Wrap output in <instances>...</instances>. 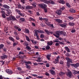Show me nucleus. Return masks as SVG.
Wrapping results in <instances>:
<instances>
[{
	"label": "nucleus",
	"mask_w": 79,
	"mask_h": 79,
	"mask_svg": "<svg viewBox=\"0 0 79 79\" xmlns=\"http://www.w3.org/2000/svg\"><path fill=\"white\" fill-rule=\"evenodd\" d=\"M50 57H51V55H47L46 58L48 60H50Z\"/></svg>",
	"instance_id": "28"
},
{
	"label": "nucleus",
	"mask_w": 79,
	"mask_h": 79,
	"mask_svg": "<svg viewBox=\"0 0 79 79\" xmlns=\"http://www.w3.org/2000/svg\"><path fill=\"white\" fill-rule=\"evenodd\" d=\"M68 18L69 19H70V20H73V19H74V17L71 16L68 17Z\"/></svg>",
	"instance_id": "39"
},
{
	"label": "nucleus",
	"mask_w": 79,
	"mask_h": 79,
	"mask_svg": "<svg viewBox=\"0 0 79 79\" xmlns=\"http://www.w3.org/2000/svg\"><path fill=\"white\" fill-rule=\"evenodd\" d=\"M45 23L48 26H50L51 25V23H50V22H45Z\"/></svg>",
	"instance_id": "47"
},
{
	"label": "nucleus",
	"mask_w": 79,
	"mask_h": 79,
	"mask_svg": "<svg viewBox=\"0 0 79 79\" xmlns=\"http://www.w3.org/2000/svg\"><path fill=\"white\" fill-rule=\"evenodd\" d=\"M1 13H2V14L5 13V9L3 8H1Z\"/></svg>",
	"instance_id": "29"
},
{
	"label": "nucleus",
	"mask_w": 79,
	"mask_h": 79,
	"mask_svg": "<svg viewBox=\"0 0 79 79\" xmlns=\"http://www.w3.org/2000/svg\"><path fill=\"white\" fill-rule=\"evenodd\" d=\"M40 1L42 2H44V3H48V1L47 0H40Z\"/></svg>",
	"instance_id": "32"
},
{
	"label": "nucleus",
	"mask_w": 79,
	"mask_h": 79,
	"mask_svg": "<svg viewBox=\"0 0 79 79\" xmlns=\"http://www.w3.org/2000/svg\"><path fill=\"white\" fill-rule=\"evenodd\" d=\"M6 72L8 73V74H12L13 73V72L10 69H7L6 70Z\"/></svg>",
	"instance_id": "6"
},
{
	"label": "nucleus",
	"mask_w": 79,
	"mask_h": 79,
	"mask_svg": "<svg viewBox=\"0 0 79 79\" xmlns=\"http://www.w3.org/2000/svg\"><path fill=\"white\" fill-rule=\"evenodd\" d=\"M3 7H4V8H7V9H9L10 8L9 6H8L6 5H3Z\"/></svg>",
	"instance_id": "21"
},
{
	"label": "nucleus",
	"mask_w": 79,
	"mask_h": 79,
	"mask_svg": "<svg viewBox=\"0 0 79 79\" xmlns=\"http://www.w3.org/2000/svg\"><path fill=\"white\" fill-rule=\"evenodd\" d=\"M6 19L7 20V21H10L11 19V18L10 17H7L6 18Z\"/></svg>",
	"instance_id": "52"
},
{
	"label": "nucleus",
	"mask_w": 79,
	"mask_h": 79,
	"mask_svg": "<svg viewBox=\"0 0 79 79\" xmlns=\"http://www.w3.org/2000/svg\"><path fill=\"white\" fill-rule=\"evenodd\" d=\"M6 11H7V14H8V15L6 14V16H8L9 15H10V14H11V10L10 9H7L6 10Z\"/></svg>",
	"instance_id": "8"
},
{
	"label": "nucleus",
	"mask_w": 79,
	"mask_h": 79,
	"mask_svg": "<svg viewBox=\"0 0 79 79\" xmlns=\"http://www.w3.org/2000/svg\"><path fill=\"white\" fill-rule=\"evenodd\" d=\"M32 5L34 7H36V3L34 2H33L32 3Z\"/></svg>",
	"instance_id": "45"
},
{
	"label": "nucleus",
	"mask_w": 79,
	"mask_h": 79,
	"mask_svg": "<svg viewBox=\"0 0 79 79\" xmlns=\"http://www.w3.org/2000/svg\"><path fill=\"white\" fill-rule=\"evenodd\" d=\"M66 75L69 77H70V78H71L72 76L73 75V73H72V72L70 71L69 69H68V72H66Z\"/></svg>",
	"instance_id": "2"
},
{
	"label": "nucleus",
	"mask_w": 79,
	"mask_h": 79,
	"mask_svg": "<svg viewBox=\"0 0 79 79\" xmlns=\"http://www.w3.org/2000/svg\"><path fill=\"white\" fill-rule=\"evenodd\" d=\"M40 33L41 34H42V33H44V31L42 30H40Z\"/></svg>",
	"instance_id": "61"
},
{
	"label": "nucleus",
	"mask_w": 79,
	"mask_h": 79,
	"mask_svg": "<svg viewBox=\"0 0 79 79\" xmlns=\"http://www.w3.org/2000/svg\"><path fill=\"white\" fill-rule=\"evenodd\" d=\"M20 20H21V21H24L25 20L23 18H21L20 19Z\"/></svg>",
	"instance_id": "60"
},
{
	"label": "nucleus",
	"mask_w": 79,
	"mask_h": 79,
	"mask_svg": "<svg viewBox=\"0 0 79 79\" xmlns=\"http://www.w3.org/2000/svg\"><path fill=\"white\" fill-rule=\"evenodd\" d=\"M25 37L26 38L27 40H28V42H30V39H29V37L27 36H26Z\"/></svg>",
	"instance_id": "46"
},
{
	"label": "nucleus",
	"mask_w": 79,
	"mask_h": 79,
	"mask_svg": "<svg viewBox=\"0 0 79 79\" xmlns=\"http://www.w3.org/2000/svg\"><path fill=\"white\" fill-rule=\"evenodd\" d=\"M4 47V45L2 44L0 45V49H3Z\"/></svg>",
	"instance_id": "38"
},
{
	"label": "nucleus",
	"mask_w": 79,
	"mask_h": 79,
	"mask_svg": "<svg viewBox=\"0 0 79 79\" xmlns=\"http://www.w3.org/2000/svg\"><path fill=\"white\" fill-rule=\"evenodd\" d=\"M16 39L17 40H19V37L18 36H16Z\"/></svg>",
	"instance_id": "62"
},
{
	"label": "nucleus",
	"mask_w": 79,
	"mask_h": 79,
	"mask_svg": "<svg viewBox=\"0 0 79 79\" xmlns=\"http://www.w3.org/2000/svg\"><path fill=\"white\" fill-rule=\"evenodd\" d=\"M66 6H68V7H69V8H70L71 7V6H70V4H69V3L68 2H66Z\"/></svg>",
	"instance_id": "36"
},
{
	"label": "nucleus",
	"mask_w": 79,
	"mask_h": 79,
	"mask_svg": "<svg viewBox=\"0 0 79 79\" xmlns=\"http://www.w3.org/2000/svg\"><path fill=\"white\" fill-rule=\"evenodd\" d=\"M45 48L46 50H49L50 48V46L49 45H47L45 47Z\"/></svg>",
	"instance_id": "33"
},
{
	"label": "nucleus",
	"mask_w": 79,
	"mask_h": 79,
	"mask_svg": "<svg viewBox=\"0 0 79 79\" xmlns=\"http://www.w3.org/2000/svg\"><path fill=\"white\" fill-rule=\"evenodd\" d=\"M32 26H35H35H36L35 25V23H34L32 22Z\"/></svg>",
	"instance_id": "63"
},
{
	"label": "nucleus",
	"mask_w": 79,
	"mask_h": 79,
	"mask_svg": "<svg viewBox=\"0 0 79 79\" xmlns=\"http://www.w3.org/2000/svg\"><path fill=\"white\" fill-rule=\"evenodd\" d=\"M48 19H46V18H43V21H45L46 23H47L48 22Z\"/></svg>",
	"instance_id": "48"
},
{
	"label": "nucleus",
	"mask_w": 79,
	"mask_h": 79,
	"mask_svg": "<svg viewBox=\"0 0 79 79\" xmlns=\"http://www.w3.org/2000/svg\"><path fill=\"white\" fill-rule=\"evenodd\" d=\"M56 14L58 15H61V14L62 13V11L61 10H58L56 12Z\"/></svg>",
	"instance_id": "12"
},
{
	"label": "nucleus",
	"mask_w": 79,
	"mask_h": 79,
	"mask_svg": "<svg viewBox=\"0 0 79 79\" xmlns=\"http://www.w3.org/2000/svg\"><path fill=\"white\" fill-rule=\"evenodd\" d=\"M56 21L59 23H62V21L60 19H56Z\"/></svg>",
	"instance_id": "23"
},
{
	"label": "nucleus",
	"mask_w": 79,
	"mask_h": 79,
	"mask_svg": "<svg viewBox=\"0 0 79 79\" xmlns=\"http://www.w3.org/2000/svg\"><path fill=\"white\" fill-rule=\"evenodd\" d=\"M14 28L15 29H19V26L18 25H15V26H14Z\"/></svg>",
	"instance_id": "40"
},
{
	"label": "nucleus",
	"mask_w": 79,
	"mask_h": 79,
	"mask_svg": "<svg viewBox=\"0 0 79 79\" xmlns=\"http://www.w3.org/2000/svg\"><path fill=\"white\" fill-rule=\"evenodd\" d=\"M1 58L2 60H5L8 58V56L5 54H3V56H1Z\"/></svg>",
	"instance_id": "7"
},
{
	"label": "nucleus",
	"mask_w": 79,
	"mask_h": 79,
	"mask_svg": "<svg viewBox=\"0 0 79 79\" xmlns=\"http://www.w3.org/2000/svg\"><path fill=\"white\" fill-rule=\"evenodd\" d=\"M44 35L43 34H41L40 35V38H44Z\"/></svg>",
	"instance_id": "59"
},
{
	"label": "nucleus",
	"mask_w": 79,
	"mask_h": 79,
	"mask_svg": "<svg viewBox=\"0 0 79 79\" xmlns=\"http://www.w3.org/2000/svg\"><path fill=\"white\" fill-rule=\"evenodd\" d=\"M45 31L46 32V34H48V35H50V34H53V31H49L47 29H45Z\"/></svg>",
	"instance_id": "9"
},
{
	"label": "nucleus",
	"mask_w": 79,
	"mask_h": 79,
	"mask_svg": "<svg viewBox=\"0 0 79 79\" xmlns=\"http://www.w3.org/2000/svg\"><path fill=\"white\" fill-rule=\"evenodd\" d=\"M69 25L70 26L73 27L75 25V23H74L70 22L69 23Z\"/></svg>",
	"instance_id": "18"
},
{
	"label": "nucleus",
	"mask_w": 79,
	"mask_h": 79,
	"mask_svg": "<svg viewBox=\"0 0 79 79\" xmlns=\"http://www.w3.org/2000/svg\"><path fill=\"white\" fill-rule=\"evenodd\" d=\"M45 75L46 76H50V74L48 72H46L45 73Z\"/></svg>",
	"instance_id": "58"
},
{
	"label": "nucleus",
	"mask_w": 79,
	"mask_h": 79,
	"mask_svg": "<svg viewBox=\"0 0 79 79\" xmlns=\"http://www.w3.org/2000/svg\"><path fill=\"white\" fill-rule=\"evenodd\" d=\"M60 63L61 64H63V63H64V62H63V61L62 60H60Z\"/></svg>",
	"instance_id": "57"
},
{
	"label": "nucleus",
	"mask_w": 79,
	"mask_h": 79,
	"mask_svg": "<svg viewBox=\"0 0 79 79\" xmlns=\"http://www.w3.org/2000/svg\"><path fill=\"white\" fill-rule=\"evenodd\" d=\"M36 61L37 62H41V61H42V60H41V58L39 57L38 58V60H36Z\"/></svg>",
	"instance_id": "31"
},
{
	"label": "nucleus",
	"mask_w": 79,
	"mask_h": 79,
	"mask_svg": "<svg viewBox=\"0 0 79 79\" xmlns=\"http://www.w3.org/2000/svg\"><path fill=\"white\" fill-rule=\"evenodd\" d=\"M64 9H65V6H62L60 8V10L62 11H64Z\"/></svg>",
	"instance_id": "30"
},
{
	"label": "nucleus",
	"mask_w": 79,
	"mask_h": 79,
	"mask_svg": "<svg viewBox=\"0 0 79 79\" xmlns=\"http://www.w3.org/2000/svg\"><path fill=\"white\" fill-rule=\"evenodd\" d=\"M59 75L60 76H63L64 75V73L63 72H61L59 73Z\"/></svg>",
	"instance_id": "27"
},
{
	"label": "nucleus",
	"mask_w": 79,
	"mask_h": 79,
	"mask_svg": "<svg viewBox=\"0 0 79 79\" xmlns=\"http://www.w3.org/2000/svg\"><path fill=\"white\" fill-rule=\"evenodd\" d=\"M73 74H74L75 75H76V74H77V71H76L75 70H73Z\"/></svg>",
	"instance_id": "43"
},
{
	"label": "nucleus",
	"mask_w": 79,
	"mask_h": 79,
	"mask_svg": "<svg viewBox=\"0 0 79 79\" xmlns=\"http://www.w3.org/2000/svg\"><path fill=\"white\" fill-rule=\"evenodd\" d=\"M71 32H72V33H75V32H76V29L74 28H71Z\"/></svg>",
	"instance_id": "22"
},
{
	"label": "nucleus",
	"mask_w": 79,
	"mask_h": 79,
	"mask_svg": "<svg viewBox=\"0 0 79 79\" xmlns=\"http://www.w3.org/2000/svg\"><path fill=\"white\" fill-rule=\"evenodd\" d=\"M26 48H27V49L28 50H31V48L29 46H27L26 47Z\"/></svg>",
	"instance_id": "37"
},
{
	"label": "nucleus",
	"mask_w": 79,
	"mask_h": 79,
	"mask_svg": "<svg viewBox=\"0 0 79 79\" xmlns=\"http://www.w3.org/2000/svg\"><path fill=\"white\" fill-rule=\"evenodd\" d=\"M56 34L53 33V35L55 36L57 38H59V37L60 36V34H59V33H58V31H57L56 32Z\"/></svg>",
	"instance_id": "11"
},
{
	"label": "nucleus",
	"mask_w": 79,
	"mask_h": 79,
	"mask_svg": "<svg viewBox=\"0 0 79 79\" xmlns=\"http://www.w3.org/2000/svg\"><path fill=\"white\" fill-rule=\"evenodd\" d=\"M25 65L27 66L26 68H28V69H31V67L30 66V65L29 64H31V62L30 61H25Z\"/></svg>",
	"instance_id": "4"
},
{
	"label": "nucleus",
	"mask_w": 79,
	"mask_h": 79,
	"mask_svg": "<svg viewBox=\"0 0 79 79\" xmlns=\"http://www.w3.org/2000/svg\"><path fill=\"white\" fill-rule=\"evenodd\" d=\"M66 60L67 61L66 65L68 68H69L71 67L70 66H73L74 68H77L79 66V63H77L76 64H70L73 63V60L68 57H66Z\"/></svg>",
	"instance_id": "1"
},
{
	"label": "nucleus",
	"mask_w": 79,
	"mask_h": 79,
	"mask_svg": "<svg viewBox=\"0 0 79 79\" xmlns=\"http://www.w3.org/2000/svg\"><path fill=\"white\" fill-rule=\"evenodd\" d=\"M44 10L45 13H47V7L44 8Z\"/></svg>",
	"instance_id": "51"
},
{
	"label": "nucleus",
	"mask_w": 79,
	"mask_h": 79,
	"mask_svg": "<svg viewBox=\"0 0 79 79\" xmlns=\"http://www.w3.org/2000/svg\"><path fill=\"white\" fill-rule=\"evenodd\" d=\"M53 41H49L47 43V45H49L50 46L52 45H53Z\"/></svg>",
	"instance_id": "14"
},
{
	"label": "nucleus",
	"mask_w": 79,
	"mask_h": 79,
	"mask_svg": "<svg viewBox=\"0 0 79 79\" xmlns=\"http://www.w3.org/2000/svg\"><path fill=\"white\" fill-rule=\"evenodd\" d=\"M39 6L41 8H43V9H44V8L47 7V6L46 4H45L44 3L39 4Z\"/></svg>",
	"instance_id": "5"
},
{
	"label": "nucleus",
	"mask_w": 79,
	"mask_h": 79,
	"mask_svg": "<svg viewBox=\"0 0 79 79\" xmlns=\"http://www.w3.org/2000/svg\"><path fill=\"white\" fill-rule=\"evenodd\" d=\"M20 1L23 3H25L26 2V0H21Z\"/></svg>",
	"instance_id": "55"
},
{
	"label": "nucleus",
	"mask_w": 79,
	"mask_h": 79,
	"mask_svg": "<svg viewBox=\"0 0 79 79\" xmlns=\"http://www.w3.org/2000/svg\"><path fill=\"white\" fill-rule=\"evenodd\" d=\"M11 18L13 19V20H14V21H17V19H16L15 16H12L11 17Z\"/></svg>",
	"instance_id": "34"
},
{
	"label": "nucleus",
	"mask_w": 79,
	"mask_h": 79,
	"mask_svg": "<svg viewBox=\"0 0 79 79\" xmlns=\"http://www.w3.org/2000/svg\"><path fill=\"white\" fill-rule=\"evenodd\" d=\"M25 33H27V34H29V29L25 28Z\"/></svg>",
	"instance_id": "25"
},
{
	"label": "nucleus",
	"mask_w": 79,
	"mask_h": 79,
	"mask_svg": "<svg viewBox=\"0 0 79 79\" xmlns=\"http://www.w3.org/2000/svg\"><path fill=\"white\" fill-rule=\"evenodd\" d=\"M59 3L64 5V4H65V1H64V0H60Z\"/></svg>",
	"instance_id": "20"
},
{
	"label": "nucleus",
	"mask_w": 79,
	"mask_h": 79,
	"mask_svg": "<svg viewBox=\"0 0 79 79\" xmlns=\"http://www.w3.org/2000/svg\"><path fill=\"white\" fill-rule=\"evenodd\" d=\"M60 41H59V40L58 39H56L54 41V42H59Z\"/></svg>",
	"instance_id": "53"
},
{
	"label": "nucleus",
	"mask_w": 79,
	"mask_h": 79,
	"mask_svg": "<svg viewBox=\"0 0 79 79\" xmlns=\"http://www.w3.org/2000/svg\"><path fill=\"white\" fill-rule=\"evenodd\" d=\"M17 5L18 8L20 9H21V8H22V7H21V5L20 4H17Z\"/></svg>",
	"instance_id": "41"
},
{
	"label": "nucleus",
	"mask_w": 79,
	"mask_h": 79,
	"mask_svg": "<svg viewBox=\"0 0 79 79\" xmlns=\"http://www.w3.org/2000/svg\"><path fill=\"white\" fill-rule=\"evenodd\" d=\"M33 6H28L25 7V9L26 10H31L33 9Z\"/></svg>",
	"instance_id": "13"
},
{
	"label": "nucleus",
	"mask_w": 79,
	"mask_h": 79,
	"mask_svg": "<svg viewBox=\"0 0 79 79\" xmlns=\"http://www.w3.org/2000/svg\"><path fill=\"white\" fill-rule=\"evenodd\" d=\"M60 56H59L57 57L56 59L55 60H56L57 62H58L59 61V59H60Z\"/></svg>",
	"instance_id": "35"
},
{
	"label": "nucleus",
	"mask_w": 79,
	"mask_h": 79,
	"mask_svg": "<svg viewBox=\"0 0 79 79\" xmlns=\"http://www.w3.org/2000/svg\"><path fill=\"white\" fill-rule=\"evenodd\" d=\"M60 33L61 34H62V35H63L64 36H66V33L65 32V31H61L60 32Z\"/></svg>",
	"instance_id": "17"
},
{
	"label": "nucleus",
	"mask_w": 79,
	"mask_h": 79,
	"mask_svg": "<svg viewBox=\"0 0 79 79\" xmlns=\"http://www.w3.org/2000/svg\"><path fill=\"white\" fill-rule=\"evenodd\" d=\"M15 11L17 12L19 15L21 16H23L24 17V14L23 13H21V12L20 11V10H19L18 9H15Z\"/></svg>",
	"instance_id": "3"
},
{
	"label": "nucleus",
	"mask_w": 79,
	"mask_h": 79,
	"mask_svg": "<svg viewBox=\"0 0 79 79\" xmlns=\"http://www.w3.org/2000/svg\"><path fill=\"white\" fill-rule=\"evenodd\" d=\"M69 11L70 13H74L76 12V10L73 8L70 9Z\"/></svg>",
	"instance_id": "19"
},
{
	"label": "nucleus",
	"mask_w": 79,
	"mask_h": 79,
	"mask_svg": "<svg viewBox=\"0 0 79 79\" xmlns=\"http://www.w3.org/2000/svg\"><path fill=\"white\" fill-rule=\"evenodd\" d=\"M64 42L63 41L62 42H61L60 41L59 42L60 44H61V45H64L65 44L64 42Z\"/></svg>",
	"instance_id": "44"
},
{
	"label": "nucleus",
	"mask_w": 79,
	"mask_h": 79,
	"mask_svg": "<svg viewBox=\"0 0 79 79\" xmlns=\"http://www.w3.org/2000/svg\"><path fill=\"white\" fill-rule=\"evenodd\" d=\"M17 69H18L19 71H21V70H22V69H21V68L20 67H18Z\"/></svg>",
	"instance_id": "64"
},
{
	"label": "nucleus",
	"mask_w": 79,
	"mask_h": 79,
	"mask_svg": "<svg viewBox=\"0 0 79 79\" xmlns=\"http://www.w3.org/2000/svg\"><path fill=\"white\" fill-rule=\"evenodd\" d=\"M8 27H6L4 28V31H8Z\"/></svg>",
	"instance_id": "49"
},
{
	"label": "nucleus",
	"mask_w": 79,
	"mask_h": 79,
	"mask_svg": "<svg viewBox=\"0 0 79 79\" xmlns=\"http://www.w3.org/2000/svg\"><path fill=\"white\" fill-rule=\"evenodd\" d=\"M2 17L3 18H6V16L5 15V13H4L2 14Z\"/></svg>",
	"instance_id": "42"
},
{
	"label": "nucleus",
	"mask_w": 79,
	"mask_h": 79,
	"mask_svg": "<svg viewBox=\"0 0 79 79\" xmlns=\"http://www.w3.org/2000/svg\"><path fill=\"white\" fill-rule=\"evenodd\" d=\"M67 26V23H64L62 24H61L60 25V26L61 27H66Z\"/></svg>",
	"instance_id": "16"
},
{
	"label": "nucleus",
	"mask_w": 79,
	"mask_h": 79,
	"mask_svg": "<svg viewBox=\"0 0 79 79\" xmlns=\"http://www.w3.org/2000/svg\"><path fill=\"white\" fill-rule=\"evenodd\" d=\"M9 39H10V40H12V41H13V42H15V39H14L13 37H12L11 36H10L9 37Z\"/></svg>",
	"instance_id": "26"
},
{
	"label": "nucleus",
	"mask_w": 79,
	"mask_h": 79,
	"mask_svg": "<svg viewBox=\"0 0 79 79\" xmlns=\"http://www.w3.org/2000/svg\"><path fill=\"white\" fill-rule=\"evenodd\" d=\"M64 48L65 50H66V51L67 52H71V51H70V49L67 46H65L64 47Z\"/></svg>",
	"instance_id": "15"
},
{
	"label": "nucleus",
	"mask_w": 79,
	"mask_h": 79,
	"mask_svg": "<svg viewBox=\"0 0 79 79\" xmlns=\"http://www.w3.org/2000/svg\"><path fill=\"white\" fill-rule=\"evenodd\" d=\"M49 71L50 72L51 74H52L53 76H55V74H56L55 71H54V70L51 69L49 70Z\"/></svg>",
	"instance_id": "10"
},
{
	"label": "nucleus",
	"mask_w": 79,
	"mask_h": 79,
	"mask_svg": "<svg viewBox=\"0 0 79 79\" xmlns=\"http://www.w3.org/2000/svg\"><path fill=\"white\" fill-rule=\"evenodd\" d=\"M19 55H24V53L23 52H20L19 53Z\"/></svg>",
	"instance_id": "54"
},
{
	"label": "nucleus",
	"mask_w": 79,
	"mask_h": 79,
	"mask_svg": "<svg viewBox=\"0 0 79 79\" xmlns=\"http://www.w3.org/2000/svg\"><path fill=\"white\" fill-rule=\"evenodd\" d=\"M66 55L67 56H71V54L69 53H66Z\"/></svg>",
	"instance_id": "50"
},
{
	"label": "nucleus",
	"mask_w": 79,
	"mask_h": 79,
	"mask_svg": "<svg viewBox=\"0 0 79 79\" xmlns=\"http://www.w3.org/2000/svg\"><path fill=\"white\" fill-rule=\"evenodd\" d=\"M18 44V43H16V42H15L13 44V47H15V45H17Z\"/></svg>",
	"instance_id": "56"
},
{
	"label": "nucleus",
	"mask_w": 79,
	"mask_h": 79,
	"mask_svg": "<svg viewBox=\"0 0 79 79\" xmlns=\"http://www.w3.org/2000/svg\"><path fill=\"white\" fill-rule=\"evenodd\" d=\"M49 2L50 3L52 4V5H54V4H55V2L53 1L52 0H49Z\"/></svg>",
	"instance_id": "24"
}]
</instances>
